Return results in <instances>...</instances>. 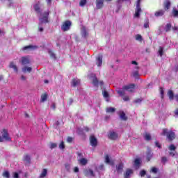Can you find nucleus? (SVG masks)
<instances>
[{"label": "nucleus", "mask_w": 178, "mask_h": 178, "mask_svg": "<svg viewBox=\"0 0 178 178\" xmlns=\"http://www.w3.org/2000/svg\"><path fill=\"white\" fill-rule=\"evenodd\" d=\"M86 3H87V0H81L79 5H80V6H84V5H86Z\"/></svg>", "instance_id": "obj_41"}, {"label": "nucleus", "mask_w": 178, "mask_h": 178, "mask_svg": "<svg viewBox=\"0 0 178 178\" xmlns=\"http://www.w3.org/2000/svg\"><path fill=\"white\" fill-rule=\"evenodd\" d=\"M159 55L160 56H162V55H163V47H159Z\"/></svg>", "instance_id": "obj_40"}, {"label": "nucleus", "mask_w": 178, "mask_h": 178, "mask_svg": "<svg viewBox=\"0 0 178 178\" xmlns=\"http://www.w3.org/2000/svg\"><path fill=\"white\" fill-rule=\"evenodd\" d=\"M49 54L51 58H55V54L51 50L49 51Z\"/></svg>", "instance_id": "obj_51"}, {"label": "nucleus", "mask_w": 178, "mask_h": 178, "mask_svg": "<svg viewBox=\"0 0 178 178\" xmlns=\"http://www.w3.org/2000/svg\"><path fill=\"white\" fill-rule=\"evenodd\" d=\"M140 13H141V0H137L134 17H140Z\"/></svg>", "instance_id": "obj_2"}, {"label": "nucleus", "mask_w": 178, "mask_h": 178, "mask_svg": "<svg viewBox=\"0 0 178 178\" xmlns=\"http://www.w3.org/2000/svg\"><path fill=\"white\" fill-rule=\"evenodd\" d=\"M161 162L163 163H166V162H168V159L166 157H163L161 159Z\"/></svg>", "instance_id": "obj_49"}, {"label": "nucleus", "mask_w": 178, "mask_h": 178, "mask_svg": "<svg viewBox=\"0 0 178 178\" xmlns=\"http://www.w3.org/2000/svg\"><path fill=\"white\" fill-rule=\"evenodd\" d=\"M52 0H46V2L47 3V5H51V2Z\"/></svg>", "instance_id": "obj_60"}, {"label": "nucleus", "mask_w": 178, "mask_h": 178, "mask_svg": "<svg viewBox=\"0 0 178 178\" xmlns=\"http://www.w3.org/2000/svg\"><path fill=\"white\" fill-rule=\"evenodd\" d=\"M116 91L119 95H124V90L118 89Z\"/></svg>", "instance_id": "obj_38"}, {"label": "nucleus", "mask_w": 178, "mask_h": 178, "mask_svg": "<svg viewBox=\"0 0 178 178\" xmlns=\"http://www.w3.org/2000/svg\"><path fill=\"white\" fill-rule=\"evenodd\" d=\"M13 177L14 178H19V174L17 172L13 173Z\"/></svg>", "instance_id": "obj_53"}, {"label": "nucleus", "mask_w": 178, "mask_h": 178, "mask_svg": "<svg viewBox=\"0 0 178 178\" xmlns=\"http://www.w3.org/2000/svg\"><path fill=\"white\" fill-rule=\"evenodd\" d=\"M81 34L84 38H86V37L88 35V33H87V29L84 26H82L81 28Z\"/></svg>", "instance_id": "obj_18"}, {"label": "nucleus", "mask_w": 178, "mask_h": 178, "mask_svg": "<svg viewBox=\"0 0 178 178\" xmlns=\"http://www.w3.org/2000/svg\"><path fill=\"white\" fill-rule=\"evenodd\" d=\"M86 175H87L88 176H95V175H94V171H92V170H91V169H89V170H88L86 171Z\"/></svg>", "instance_id": "obj_34"}, {"label": "nucleus", "mask_w": 178, "mask_h": 178, "mask_svg": "<svg viewBox=\"0 0 178 178\" xmlns=\"http://www.w3.org/2000/svg\"><path fill=\"white\" fill-rule=\"evenodd\" d=\"M21 80H23V81H25V80H26V76H24V75H22V76H21Z\"/></svg>", "instance_id": "obj_61"}, {"label": "nucleus", "mask_w": 178, "mask_h": 178, "mask_svg": "<svg viewBox=\"0 0 178 178\" xmlns=\"http://www.w3.org/2000/svg\"><path fill=\"white\" fill-rule=\"evenodd\" d=\"M172 25L170 24H167L165 26V31H170Z\"/></svg>", "instance_id": "obj_42"}, {"label": "nucleus", "mask_w": 178, "mask_h": 178, "mask_svg": "<svg viewBox=\"0 0 178 178\" xmlns=\"http://www.w3.org/2000/svg\"><path fill=\"white\" fill-rule=\"evenodd\" d=\"M38 47L34 45H29L24 47V51H34L37 49Z\"/></svg>", "instance_id": "obj_16"}, {"label": "nucleus", "mask_w": 178, "mask_h": 178, "mask_svg": "<svg viewBox=\"0 0 178 178\" xmlns=\"http://www.w3.org/2000/svg\"><path fill=\"white\" fill-rule=\"evenodd\" d=\"M78 163H79V165L86 166V165H87V163H88V160L86 158L78 159Z\"/></svg>", "instance_id": "obj_10"}, {"label": "nucleus", "mask_w": 178, "mask_h": 178, "mask_svg": "<svg viewBox=\"0 0 178 178\" xmlns=\"http://www.w3.org/2000/svg\"><path fill=\"white\" fill-rule=\"evenodd\" d=\"M145 139L149 141V140H151V135H149V134H146L145 135Z\"/></svg>", "instance_id": "obj_43"}, {"label": "nucleus", "mask_w": 178, "mask_h": 178, "mask_svg": "<svg viewBox=\"0 0 178 178\" xmlns=\"http://www.w3.org/2000/svg\"><path fill=\"white\" fill-rule=\"evenodd\" d=\"M60 149H65V142L61 141L58 145Z\"/></svg>", "instance_id": "obj_37"}, {"label": "nucleus", "mask_w": 178, "mask_h": 178, "mask_svg": "<svg viewBox=\"0 0 178 178\" xmlns=\"http://www.w3.org/2000/svg\"><path fill=\"white\" fill-rule=\"evenodd\" d=\"M130 175H133V170L128 169L124 175V178L130 177Z\"/></svg>", "instance_id": "obj_25"}, {"label": "nucleus", "mask_w": 178, "mask_h": 178, "mask_svg": "<svg viewBox=\"0 0 178 178\" xmlns=\"http://www.w3.org/2000/svg\"><path fill=\"white\" fill-rule=\"evenodd\" d=\"M155 145L158 148H161V144H159V143H158V142H155Z\"/></svg>", "instance_id": "obj_55"}, {"label": "nucleus", "mask_w": 178, "mask_h": 178, "mask_svg": "<svg viewBox=\"0 0 178 178\" xmlns=\"http://www.w3.org/2000/svg\"><path fill=\"white\" fill-rule=\"evenodd\" d=\"M48 15H49V12H46L45 16L40 19V23H48Z\"/></svg>", "instance_id": "obj_12"}, {"label": "nucleus", "mask_w": 178, "mask_h": 178, "mask_svg": "<svg viewBox=\"0 0 178 178\" xmlns=\"http://www.w3.org/2000/svg\"><path fill=\"white\" fill-rule=\"evenodd\" d=\"M10 69H13L15 73H17V72H19V70L17 69V66L16 65V64H15V63H10Z\"/></svg>", "instance_id": "obj_23"}, {"label": "nucleus", "mask_w": 178, "mask_h": 178, "mask_svg": "<svg viewBox=\"0 0 178 178\" xmlns=\"http://www.w3.org/2000/svg\"><path fill=\"white\" fill-rule=\"evenodd\" d=\"M108 138L111 140H116L118 138V134H116V132L110 131L108 134Z\"/></svg>", "instance_id": "obj_15"}, {"label": "nucleus", "mask_w": 178, "mask_h": 178, "mask_svg": "<svg viewBox=\"0 0 178 178\" xmlns=\"http://www.w3.org/2000/svg\"><path fill=\"white\" fill-rule=\"evenodd\" d=\"M122 170H123V163H120L117 165V172L122 173Z\"/></svg>", "instance_id": "obj_26"}, {"label": "nucleus", "mask_w": 178, "mask_h": 178, "mask_svg": "<svg viewBox=\"0 0 178 178\" xmlns=\"http://www.w3.org/2000/svg\"><path fill=\"white\" fill-rule=\"evenodd\" d=\"M91 76H90V77H92V83L94 84V86H98V84H100V86H102V84H104V82H102V81L98 82V79L95 76V74H92Z\"/></svg>", "instance_id": "obj_7"}, {"label": "nucleus", "mask_w": 178, "mask_h": 178, "mask_svg": "<svg viewBox=\"0 0 178 178\" xmlns=\"http://www.w3.org/2000/svg\"><path fill=\"white\" fill-rule=\"evenodd\" d=\"M149 26V25L148 24V23L144 24V27H145V29H148Z\"/></svg>", "instance_id": "obj_59"}, {"label": "nucleus", "mask_w": 178, "mask_h": 178, "mask_svg": "<svg viewBox=\"0 0 178 178\" xmlns=\"http://www.w3.org/2000/svg\"><path fill=\"white\" fill-rule=\"evenodd\" d=\"M161 134L162 136H167V140H168V141H173V140L176 138V134L175 132L172 131H168V129H163Z\"/></svg>", "instance_id": "obj_1"}, {"label": "nucleus", "mask_w": 178, "mask_h": 178, "mask_svg": "<svg viewBox=\"0 0 178 178\" xmlns=\"http://www.w3.org/2000/svg\"><path fill=\"white\" fill-rule=\"evenodd\" d=\"M175 115H177L178 116V109L175 110Z\"/></svg>", "instance_id": "obj_64"}, {"label": "nucleus", "mask_w": 178, "mask_h": 178, "mask_svg": "<svg viewBox=\"0 0 178 178\" xmlns=\"http://www.w3.org/2000/svg\"><path fill=\"white\" fill-rule=\"evenodd\" d=\"M169 149L170 151H175V149H176V147L175 146V145H170L169 147Z\"/></svg>", "instance_id": "obj_44"}, {"label": "nucleus", "mask_w": 178, "mask_h": 178, "mask_svg": "<svg viewBox=\"0 0 178 178\" xmlns=\"http://www.w3.org/2000/svg\"><path fill=\"white\" fill-rule=\"evenodd\" d=\"M72 141H73V138L72 137H68L67 138V143H72Z\"/></svg>", "instance_id": "obj_52"}, {"label": "nucleus", "mask_w": 178, "mask_h": 178, "mask_svg": "<svg viewBox=\"0 0 178 178\" xmlns=\"http://www.w3.org/2000/svg\"><path fill=\"white\" fill-rule=\"evenodd\" d=\"M168 95L169 97L170 101H173V99H175V101H178V95H174L173 91L168 90Z\"/></svg>", "instance_id": "obj_6"}, {"label": "nucleus", "mask_w": 178, "mask_h": 178, "mask_svg": "<svg viewBox=\"0 0 178 178\" xmlns=\"http://www.w3.org/2000/svg\"><path fill=\"white\" fill-rule=\"evenodd\" d=\"M131 65H134V66H135V69H136L137 70L140 69V67H138V63H137V61L136 60L131 61Z\"/></svg>", "instance_id": "obj_33"}, {"label": "nucleus", "mask_w": 178, "mask_h": 178, "mask_svg": "<svg viewBox=\"0 0 178 178\" xmlns=\"http://www.w3.org/2000/svg\"><path fill=\"white\" fill-rule=\"evenodd\" d=\"M160 92H161V95L163 96V88L160 89Z\"/></svg>", "instance_id": "obj_63"}, {"label": "nucleus", "mask_w": 178, "mask_h": 178, "mask_svg": "<svg viewBox=\"0 0 178 178\" xmlns=\"http://www.w3.org/2000/svg\"><path fill=\"white\" fill-rule=\"evenodd\" d=\"M3 177L9 178L10 177V174L8 172V171H4L3 172Z\"/></svg>", "instance_id": "obj_35"}, {"label": "nucleus", "mask_w": 178, "mask_h": 178, "mask_svg": "<svg viewBox=\"0 0 178 178\" xmlns=\"http://www.w3.org/2000/svg\"><path fill=\"white\" fill-rule=\"evenodd\" d=\"M134 77H137L138 76V72L136 71L133 73Z\"/></svg>", "instance_id": "obj_54"}, {"label": "nucleus", "mask_w": 178, "mask_h": 178, "mask_svg": "<svg viewBox=\"0 0 178 178\" xmlns=\"http://www.w3.org/2000/svg\"><path fill=\"white\" fill-rule=\"evenodd\" d=\"M105 162L108 165H111V166H113V165H115V161H113V160H111L108 155L105 156Z\"/></svg>", "instance_id": "obj_14"}, {"label": "nucleus", "mask_w": 178, "mask_h": 178, "mask_svg": "<svg viewBox=\"0 0 178 178\" xmlns=\"http://www.w3.org/2000/svg\"><path fill=\"white\" fill-rule=\"evenodd\" d=\"M2 137L0 136V143H3V140L5 141H10V137L9 136V134H8V131L6 130H3L1 132Z\"/></svg>", "instance_id": "obj_3"}, {"label": "nucleus", "mask_w": 178, "mask_h": 178, "mask_svg": "<svg viewBox=\"0 0 178 178\" xmlns=\"http://www.w3.org/2000/svg\"><path fill=\"white\" fill-rule=\"evenodd\" d=\"M96 63L99 67H100V66H102V55H99L96 58Z\"/></svg>", "instance_id": "obj_17"}, {"label": "nucleus", "mask_w": 178, "mask_h": 178, "mask_svg": "<svg viewBox=\"0 0 178 178\" xmlns=\"http://www.w3.org/2000/svg\"><path fill=\"white\" fill-rule=\"evenodd\" d=\"M47 173H48V170H47V169L44 168V169L42 170L41 174H40V178L45 177V176H47Z\"/></svg>", "instance_id": "obj_28"}, {"label": "nucleus", "mask_w": 178, "mask_h": 178, "mask_svg": "<svg viewBox=\"0 0 178 178\" xmlns=\"http://www.w3.org/2000/svg\"><path fill=\"white\" fill-rule=\"evenodd\" d=\"M135 39L136 40V41H139L140 42L143 41V37L140 34L135 35Z\"/></svg>", "instance_id": "obj_32"}, {"label": "nucleus", "mask_w": 178, "mask_h": 178, "mask_svg": "<svg viewBox=\"0 0 178 178\" xmlns=\"http://www.w3.org/2000/svg\"><path fill=\"white\" fill-rule=\"evenodd\" d=\"M47 98H48V94H47V93L42 94L41 95V99H40L41 102H45V101H47Z\"/></svg>", "instance_id": "obj_27"}, {"label": "nucleus", "mask_w": 178, "mask_h": 178, "mask_svg": "<svg viewBox=\"0 0 178 178\" xmlns=\"http://www.w3.org/2000/svg\"><path fill=\"white\" fill-rule=\"evenodd\" d=\"M58 147V145L56 143H51L50 145L51 149H54V148H56Z\"/></svg>", "instance_id": "obj_45"}, {"label": "nucleus", "mask_w": 178, "mask_h": 178, "mask_svg": "<svg viewBox=\"0 0 178 178\" xmlns=\"http://www.w3.org/2000/svg\"><path fill=\"white\" fill-rule=\"evenodd\" d=\"M24 162H26V163H30V161H31V159H30V156L29 155H25L24 156Z\"/></svg>", "instance_id": "obj_31"}, {"label": "nucleus", "mask_w": 178, "mask_h": 178, "mask_svg": "<svg viewBox=\"0 0 178 178\" xmlns=\"http://www.w3.org/2000/svg\"><path fill=\"white\" fill-rule=\"evenodd\" d=\"M172 15L174 17H178V10L176 9H174L172 10Z\"/></svg>", "instance_id": "obj_39"}, {"label": "nucleus", "mask_w": 178, "mask_h": 178, "mask_svg": "<svg viewBox=\"0 0 178 178\" xmlns=\"http://www.w3.org/2000/svg\"><path fill=\"white\" fill-rule=\"evenodd\" d=\"M143 99H136L134 100L135 104H141Z\"/></svg>", "instance_id": "obj_46"}, {"label": "nucleus", "mask_w": 178, "mask_h": 178, "mask_svg": "<svg viewBox=\"0 0 178 178\" xmlns=\"http://www.w3.org/2000/svg\"><path fill=\"white\" fill-rule=\"evenodd\" d=\"M71 26H72V22L65 21L61 26V30L63 31H67L70 30Z\"/></svg>", "instance_id": "obj_4"}, {"label": "nucleus", "mask_w": 178, "mask_h": 178, "mask_svg": "<svg viewBox=\"0 0 178 178\" xmlns=\"http://www.w3.org/2000/svg\"><path fill=\"white\" fill-rule=\"evenodd\" d=\"M164 8L165 10H168L170 8V1L169 0H165L164 1Z\"/></svg>", "instance_id": "obj_24"}, {"label": "nucleus", "mask_w": 178, "mask_h": 178, "mask_svg": "<svg viewBox=\"0 0 178 178\" xmlns=\"http://www.w3.org/2000/svg\"><path fill=\"white\" fill-rule=\"evenodd\" d=\"M176 154V152H170V155L171 156H175V154Z\"/></svg>", "instance_id": "obj_58"}, {"label": "nucleus", "mask_w": 178, "mask_h": 178, "mask_svg": "<svg viewBox=\"0 0 178 178\" xmlns=\"http://www.w3.org/2000/svg\"><path fill=\"white\" fill-rule=\"evenodd\" d=\"M151 172L152 173H156V172H158V169H156V168L155 167H153L152 169H151Z\"/></svg>", "instance_id": "obj_48"}, {"label": "nucleus", "mask_w": 178, "mask_h": 178, "mask_svg": "<svg viewBox=\"0 0 178 178\" xmlns=\"http://www.w3.org/2000/svg\"><path fill=\"white\" fill-rule=\"evenodd\" d=\"M135 87H136V85L129 84V85L123 86L122 90H124V91H129V92H133V91H134Z\"/></svg>", "instance_id": "obj_5"}, {"label": "nucleus", "mask_w": 178, "mask_h": 178, "mask_svg": "<svg viewBox=\"0 0 178 178\" xmlns=\"http://www.w3.org/2000/svg\"><path fill=\"white\" fill-rule=\"evenodd\" d=\"M97 9H102L104 8V0H96Z\"/></svg>", "instance_id": "obj_13"}, {"label": "nucleus", "mask_w": 178, "mask_h": 178, "mask_svg": "<svg viewBox=\"0 0 178 178\" xmlns=\"http://www.w3.org/2000/svg\"><path fill=\"white\" fill-rule=\"evenodd\" d=\"M33 8L35 12H36V13H39V14L41 13V5L40 4V2L34 4Z\"/></svg>", "instance_id": "obj_9"}, {"label": "nucleus", "mask_w": 178, "mask_h": 178, "mask_svg": "<svg viewBox=\"0 0 178 178\" xmlns=\"http://www.w3.org/2000/svg\"><path fill=\"white\" fill-rule=\"evenodd\" d=\"M141 163V159H136L134 161V166L136 169H138V168H140V164Z\"/></svg>", "instance_id": "obj_22"}, {"label": "nucleus", "mask_w": 178, "mask_h": 178, "mask_svg": "<svg viewBox=\"0 0 178 178\" xmlns=\"http://www.w3.org/2000/svg\"><path fill=\"white\" fill-rule=\"evenodd\" d=\"M115 111H116V108L113 107H108L106 109V112H107V113H113Z\"/></svg>", "instance_id": "obj_29"}, {"label": "nucleus", "mask_w": 178, "mask_h": 178, "mask_svg": "<svg viewBox=\"0 0 178 178\" xmlns=\"http://www.w3.org/2000/svg\"><path fill=\"white\" fill-rule=\"evenodd\" d=\"M74 172L75 173H78V172H79V168H78L77 167L74 168Z\"/></svg>", "instance_id": "obj_57"}, {"label": "nucleus", "mask_w": 178, "mask_h": 178, "mask_svg": "<svg viewBox=\"0 0 178 178\" xmlns=\"http://www.w3.org/2000/svg\"><path fill=\"white\" fill-rule=\"evenodd\" d=\"M145 173H146L145 170H141L140 172L141 177H144V176H145Z\"/></svg>", "instance_id": "obj_47"}, {"label": "nucleus", "mask_w": 178, "mask_h": 178, "mask_svg": "<svg viewBox=\"0 0 178 178\" xmlns=\"http://www.w3.org/2000/svg\"><path fill=\"white\" fill-rule=\"evenodd\" d=\"M123 99L124 101H130V98L128 96H125L123 97Z\"/></svg>", "instance_id": "obj_56"}, {"label": "nucleus", "mask_w": 178, "mask_h": 178, "mask_svg": "<svg viewBox=\"0 0 178 178\" xmlns=\"http://www.w3.org/2000/svg\"><path fill=\"white\" fill-rule=\"evenodd\" d=\"M65 169L69 172L70 170V164H65Z\"/></svg>", "instance_id": "obj_50"}, {"label": "nucleus", "mask_w": 178, "mask_h": 178, "mask_svg": "<svg viewBox=\"0 0 178 178\" xmlns=\"http://www.w3.org/2000/svg\"><path fill=\"white\" fill-rule=\"evenodd\" d=\"M90 145H92V147H97V144H98L97 138H95V136H91L90 138Z\"/></svg>", "instance_id": "obj_8"}, {"label": "nucleus", "mask_w": 178, "mask_h": 178, "mask_svg": "<svg viewBox=\"0 0 178 178\" xmlns=\"http://www.w3.org/2000/svg\"><path fill=\"white\" fill-rule=\"evenodd\" d=\"M80 85V79H72V87H77V86Z\"/></svg>", "instance_id": "obj_21"}, {"label": "nucleus", "mask_w": 178, "mask_h": 178, "mask_svg": "<svg viewBox=\"0 0 178 178\" xmlns=\"http://www.w3.org/2000/svg\"><path fill=\"white\" fill-rule=\"evenodd\" d=\"M22 70L23 73H31L33 68H31V67L25 66L22 67Z\"/></svg>", "instance_id": "obj_19"}, {"label": "nucleus", "mask_w": 178, "mask_h": 178, "mask_svg": "<svg viewBox=\"0 0 178 178\" xmlns=\"http://www.w3.org/2000/svg\"><path fill=\"white\" fill-rule=\"evenodd\" d=\"M103 97H104V98H106V101H108V97H109V94L108 93V92H106V91H104L103 92Z\"/></svg>", "instance_id": "obj_36"}, {"label": "nucleus", "mask_w": 178, "mask_h": 178, "mask_svg": "<svg viewBox=\"0 0 178 178\" xmlns=\"http://www.w3.org/2000/svg\"><path fill=\"white\" fill-rule=\"evenodd\" d=\"M120 117L122 120H127V117L126 116V113H124V112H121Z\"/></svg>", "instance_id": "obj_30"}, {"label": "nucleus", "mask_w": 178, "mask_h": 178, "mask_svg": "<svg viewBox=\"0 0 178 178\" xmlns=\"http://www.w3.org/2000/svg\"><path fill=\"white\" fill-rule=\"evenodd\" d=\"M20 62L22 65H29L30 63V58L29 57H22Z\"/></svg>", "instance_id": "obj_11"}, {"label": "nucleus", "mask_w": 178, "mask_h": 178, "mask_svg": "<svg viewBox=\"0 0 178 178\" xmlns=\"http://www.w3.org/2000/svg\"><path fill=\"white\" fill-rule=\"evenodd\" d=\"M152 156V155H149V154L147 156V161H149V160L151 159Z\"/></svg>", "instance_id": "obj_62"}, {"label": "nucleus", "mask_w": 178, "mask_h": 178, "mask_svg": "<svg viewBox=\"0 0 178 178\" xmlns=\"http://www.w3.org/2000/svg\"><path fill=\"white\" fill-rule=\"evenodd\" d=\"M165 14V10H159L155 12L154 15L156 17H159L161 16H163Z\"/></svg>", "instance_id": "obj_20"}]
</instances>
